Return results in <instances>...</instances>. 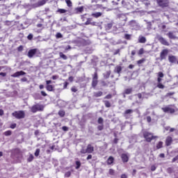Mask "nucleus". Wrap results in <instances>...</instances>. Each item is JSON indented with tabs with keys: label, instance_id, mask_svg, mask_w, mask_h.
I'll return each mask as SVG.
<instances>
[{
	"label": "nucleus",
	"instance_id": "obj_21",
	"mask_svg": "<svg viewBox=\"0 0 178 178\" xmlns=\"http://www.w3.org/2000/svg\"><path fill=\"white\" fill-rule=\"evenodd\" d=\"M138 42L140 44H145L147 42V38L144 36H140L138 38Z\"/></svg>",
	"mask_w": 178,
	"mask_h": 178
},
{
	"label": "nucleus",
	"instance_id": "obj_63",
	"mask_svg": "<svg viewBox=\"0 0 178 178\" xmlns=\"http://www.w3.org/2000/svg\"><path fill=\"white\" fill-rule=\"evenodd\" d=\"M0 76H2V77H6V72H0Z\"/></svg>",
	"mask_w": 178,
	"mask_h": 178
},
{
	"label": "nucleus",
	"instance_id": "obj_11",
	"mask_svg": "<svg viewBox=\"0 0 178 178\" xmlns=\"http://www.w3.org/2000/svg\"><path fill=\"white\" fill-rule=\"evenodd\" d=\"M172 143H173V138L171 136H167L165 139V147H170V145H172Z\"/></svg>",
	"mask_w": 178,
	"mask_h": 178
},
{
	"label": "nucleus",
	"instance_id": "obj_20",
	"mask_svg": "<svg viewBox=\"0 0 178 178\" xmlns=\"http://www.w3.org/2000/svg\"><path fill=\"white\" fill-rule=\"evenodd\" d=\"M102 95H104V92H102V91L95 92L93 93V97L95 98H99V97H102Z\"/></svg>",
	"mask_w": 178,
	"mask_h": 178
},
{
	"label": "nucleus",
	"instance_id": "obj_41",
	"mask_svg": "<svg viewBox=\"0 0 178 178\" xmlns=\"http://www.w3.org/2000/svg\"><path fill=\"white\" fill-rule=\"evenodd\" d=\"M125 40H131V35L126 33L124 35Z\"/></svg>",
	"mask_w": 178,
	"mask_h": 178
},
{
	"label": "nucleus",
	"instance_id": "obj_61",
	"mask_svg": "<svg viewBox=\"0 0 178 178\" xmlns=\"http://www.w3.org/2000/svg\"><path fill=\"white\" fill-rule=\"evenodd\" d=\"M111 76V72H108L106 75L104 76L105 79H109V76Z\"/></svg>",
	"mask_w": 178,
	"mask_h": 178
},
{
	"label": "nucleus",
	"instance_id": "obj_52",
	"mask_svg": "<svg viewBox=\"0 0 178 178\" xmlns=\"http://www.w3.org/2000/svg\"><path fill=\"white\" fill-rule=\"evenodd\" d=\"M147 123H151L152 119L151 118V116H147L146 118Z\"/></svg>",
	"mask_w": 178,
	"mask_h": 178
},
{
	"label": "nucleus",
	"instance_id": "obj_2",
	"mask_svg": "<svg viewBox=\"0 0 178 178\" xmlns=\"http://www.w3.org/2000/svg\"><path fill=\"white\" fill-rule=\"evenodd\" d=\"M143 135L146 143H151L152 140H156V138H158V136H154V134L147 131H145L143 133Z\"/></svg>",
	"mask_w": 178,
	"mask_h": 178
},
{
	"label": "nucleus",
	"instance_id": "obj_54",
	"mask_svg": "<svg viewBox=\"0 0 178 178\" xmlns=\"http://www.w3.org/2000/svg\"><path fill=\"white\" fill-rule=\"evenodd\" d=\"M62 130H63V131H69V127L64 126L62 127Z\"/></svg>",
	"mask_w": 178,
	"mask_h": 178
},
{
	"label": "nucleus",
	"instance_id": "obj_31",
	"mask_svg": "<svg viewBox=\"0 0 178 178\" xmlns=\"http://www.w3.org/2000/svg\"><path fill=\"white\" fill-rule=\"evenodd\" d=\"M58 115L60 118H65V115H66V113L63 110H60L58 111Z\"/></svg>",
	"mask_w": 178,
	"mask_h": 178
},
{
	"label": "nucleus",
	"instance_id": "obj_64",
	"mask_svg": "<svg viewBox=\"0 0 178 178\" xmlns=\"http://www.w3.org/2000/svg\"><path fill=\"white\" fill-rule=\"evenodd\" d=\"M137 97L139 99H141V98H143V95L141 93H138Z\"/></svg>",
	"mask_w": 178,
	"mask_h": 178
},
{
	"label": "nucleus",
	"instance_id": "obj_45",
	"mask_svg": "<svg viewBox=\"0 0 178 178\" xmlns=\"http://www.w3.org/2000/svg\"><path fill=\"white\" fill-rule=\"evenodd\" d=\"M97 130H99V131H102V130H104V124L99 125L97 127Z\"/></svg>",
	"mask_w": 178,
	"mask_h": 178
},
{
	"label": "nucleus",
	"instance_id": "obj_13",
	"mask_svg": "<svg viewBox=\"0 0 178 178\" xmlns=\"http://www.w3.org/2000/svg\"><path fill=\"white\" fill-rule=\"evenodd\" d=\"M168 61L170 63H176V62H177V57H176V56L170 55L168 56Z\"/></svg>",
	"mask_w": 178,
	"mask_h": 178
},
{
	"label": "nucleus",
	"instance_id": "obj_46",
	"mask_svg": "<svg viewBox=\"0 0 178 178\" xmlns=\"http://www.w3.org/2000/svg\"><path fill=\"white\" fill-rule=\"evenodd\" d=\"M40 149H36L35 154H34L35 156H38L40 155Z\"/></svg>",
	"mask_w": 178,
	"mask_h": 178
},
{
	"label": "nucleus",
	"instance_id": "obj_6",
	"mask_svg": "<svg viewBox=\"0 0 178 178\" xmlns=\"http://www.w3.org/2000/svg\"><path fill=\"white\" fill-rule=\"evenodd\" d=\"M31 111L32 113H37L38 111L42 112L44 111V106L38 104H35L31 107Z\"/></svg>",
	"mask_w": 178,
	"mask_h": 178
},
{
	"label": "nucleus",
	"instance_id": "obj_57",
	"mask_svg": "<svg viewBox=\"0 0 178 178\" xmlns=\"http://www.w3.org/2000/svg\"><path fill=\"white\" fill-rule=\"evenodd\" d=\"M176 161H178V156H176L175 157H174L172 160V163H175L176 162Z\"/></svg>",
	"mask_w": 178,
	"mask_h": 178
},
{
	"label": "nucleus",
	"instance_id": "obj_24",
	"mask_svg": "<svg viewBox=\"0 0 178 178\" xmlns=\"http://www.w3.org/2000/svg\"><path fill=\"white\" fill-rule=\"evenodd\" d=\"M156 149H161V148H163V142L159 141L156 145Z\"/></svg>",
	"mask_w": 178,
	"mask_h": 178
},
{
	"label": "nucleus",
	"instance_id": "obj_37",
	"mask_svg": "<svg viewBox=\"0 0 178 178\" xmlns=\"http://www.w3.org/2000/svg\"><path fill=\"white\" fill-rule=\"evenodd\" d=\"M57 12H58V13H66L67 12V10H66L65 9L63 8H59L58 9Z\"/></svg>",
	"mask_w": 178,
	"mask_h": 178
},
{
	"label": "nucleus",
	"instance_id": "obj_47",
	"mask_svg": "<svg viewBox=\"0 0 178 178\" xmlns=\"http://www.w3.org/2000/svg\"><path fill=\"white\" fill-rule=\"evenodd\" d=\"M70 176H72V172L70 171L65 172V177H70Z\"/></svg>",
	"mask_w": 178,
	"mask_h": 178
},
{
	"label": "nucleus",
	"instance_id": "obj_59",
	"mask_svg": "<svg viewBox=\"0 0 178 178\" xmlns=\"http://www.w3.org/2000/svg\"><path fill=\"white\" fill-rule=\"evenodd\" d=\"M101 83L103 87H106V86H108V83H106L105 81H102Z\"/></svg>",
	"mask_w": 178,
	"mask_h": 178
},
{
	"label": "nucleus",
	"instance_id": "obj_44",
	"mask_svg": "<svg viewBox=\"0 0 178 178\" xmlns=\"http://www.w3.org/2000/svg\"><path fill=\"white\" fill-rule=\"evenodd\" d=\"M14 154H15L16 155H20V149H14Z\"/></svg>",
	"mask_w": 178,
	"mask_h": 178
},
{
	"label": "nucleus",
	"instance_id": "obj_23",
	"mask_svg": "<svg viewBox=\"0 0 178 178\" xmlns=\"http://www.w3.org/2000/svg\"><path fill=\"white\" fill-rule=\"evenodd\" d=\"M122 72V66L117 65L114 70L115 73H118V74H120V72Z\"/></svg>",
	"mask_w": 178,
	"mask_h": 178
},
{
	"label": "nucleus",
	"instance_id": "obj_29",
	"mask_svg": "<svg viewBox=\"0 0 178 178\" xmlns=\"http://www.w3.org/2000/svg\"><path fill=\"white\" fill-rule=\"evenodd\" d=\"M104 103L106 108H111V106H112V104H111V102L108 100L104 101Z\"/></svg>",
	"mask_w": 178,
	"mask_h": 178
},
{
	"label": "nucleus",
	"instance_id": "obj_1",
	"mask_svg": "<svg viewBox=\"0 0 178 178\" xmlns=\"http://www.w3.org/2000/svg\"><path fill=\"white\" fill-rule=\"evenodd\" d=\"M165 74H163V72H159L157 74V84L156 88H159V90H165V86L163 83H162V79H163Z\"/></svg>",
	"mask_w": 178,
	"mask_h": 178
},
{
	"label": "nucleus",
	"instance_id": "obj_60",
	"mask_svg": "<svg viewBox=\"0 0 178 178\" xmlns=\"http://www.w3.org/2000/svg\"><path fill=\"white\" fill-rule=\"evenodd\" d=\"M151 170L152 172H155V170H156V167H155V165H152Z\"/></svg>",
	"mask_w": 178,
	"mask_h": 178
},
{
	"label": "nucleus",
	"instance_id": "obj_33",
	"mask_svg": "<svg viewBox=\"0 0 178 178\" xmlns=\"http://www.w3.org/2000/svg\"><path fill=\"white\" fill-rule=\"evenodd\" d=\"M34 160V156L33 154H30L29 158L27 159V162H33Z\"/></svg>",
	"mask_w": 178,
	"mask_h": 178
},
{
	"label": "nucleus",
	"instance_id": "obj_40",
	"mask_svg": "<svg viewBox=\"0 0 178 178\" xmlns=\"http://www.w3.org/2000/svg\"><path fill=\"white\" fill-rule=\"evenodd\" d=\"M56 38H63V35L58 32L56 34Z\"/></svg>",
	"mask_w": 178,
	"mask_h": 178
},
{
	"label": "nucleus",
	"instance_id": "obj_5",
	"mask_svg": "<svg viewBox=\"0 0 178 178\" xmlns=\"http://www.w3.org/2000/svg\"><path fill=\"white\" fill-rule=\"evenodd\" d=\"M92 152H94V146L91 144H88L86 149H81L80 151L81 154H92Z\"/></svg>",
	"mask_w": 178,
	"mask_h": 178
},
{
	"label": "nucleus",
	"instance_id": "obj_17",
	"mask_svg": "<svg viewBox=\"0 0 178 178\" xmlns=\"http://www.w3.org/2000/svg\"><path fill=\"white\" fill-rule=\"evenodd\" d=\"M166 35H168V38H170V40H176V35H175V33H173V32L170 31L168 32Z\"/></svg>",
	"mask_w": 178,
	"mask_h": 178
},
{
	"label": "nucleus",
	"instance_id": "obj_18",
	"mask_svg": "<svg viewBox=\"0 0 178 178\" xmlns=\"http://www.w3.org/2000/svg\"><path fill=\"white\" fill-rule=\"evenodd\" d=\"M112 27H113V22L108 23L104 26V28L106 30V31L111 30Z\"/></svg>",
	"mask_w": 178,
	"mask_h": 178
},
{
	"label": "nucleus",
	"instance_id": "obj_32",
	"mask_svg": "<svg viewBox=\"0 0 178 178\" xmlns=\"http://www.w3.org/2000/svg\"><path fill=\"white\" fill-rule=\"evenodd\" d=\"M66 3H67V6H68V8H72L73 6V3H72V1L70 0H65Z\"/></svg>",
	"mask_w": 178,
	"mask_h": 178
},
{
	"label": "nucleus",
	"instance_id": "obj_27",
	"mask_svg": "<svg viewBox=\"0 0 178 178\" xmlns=\"http://www.w3.org/2000/svg\"><path fill=\"white\" fill-rule=\"evenodd\" d=\"M46 90L47 91H50V92L54 91V86H52V85H47L46 86Z\"/></svg>",
	"mask_w": 178,
	"mask_h": 178
},
{
	"label": "nucleus",
	"instance_id": "obj_39",
	"mask_svg": "<svg viewBox=\"0 0 178 178\" xmlns=\"http://www.w3.org/2000/svg\"><path fill=\"white\" fill-rule=\"evenodd\" d=\"M144 54V48H140L138 52V55L141 56Z\"/></svg>",
	"mask_w": 178,
	"mask_h": 178
},
{
	"label": "nucleus",
	"instance_id": "obj_62",
	"mask_svg": "<svg viewBox=\"0 0 178 178\" xmlns=\"http://www.w3.org/2000/svg\"><path fill=\"white\" fill-rule=\"evenodd\" d=\"M28 40H33V34L30 33L28 36H27Z\"/></svg>",
	"mask_w": 178,
	"mask_h": 178
},
{
	"label": "nucleus",
	"instance_id": "obj_34",
	"mask_svg": "<svg viewBox=\"0 0 178 178\" xmlns=\"http://www.w3.org/2000/svg\"><path fill=\"white\" fill-rule=\"evenodd\" d=\"M75 163H76L75 169H80V167L81 166V162L76 161Z\"/></svg>",
	"mask_w": 178,
	"mask_h": 178
},
{
	"label": "nucleus",
	"instance_id": "obj_51",
	"mask_svg": "<svg viewBox=\"0 0 178 178\" xmlns=\"http://www.w3.org/2000/svg\"><path fill=\"white\" fill-rule=\"evenodd\" d=\"M24 47L22 45H20L19 47H17V51L18 52H22V51H23Z\"/></svg>",
	"mask_w": 178,
	"mask_h": 178
},
{
	"label": "nucleus",
	"instance_id": "obj_55",
	"mask_svg": "<svg viewBox=\"0 0 178 178\" xmlns=\"http://www.w3.org/2000/svg\"><path fill=\"white\" fill-rule=\"evenodd\" d=\"M16 126H17L16 123H13L10 124V129H16Z\"/></svg>",
	"mask_w": 178,
	"mask_h": 178
},
{
	"label": "nucleus",
	"instance_id": "obj_48",
	"mask_svg": "<svg viewBox=\"0 0 178 178\" xmlns=\"http://www.w3.org/2000/svg\"><path fill=\"white\" fill-rule=\"evenodd\" d=\"M111 98H112L111 94H108L104 97V99H111Z\"/></svg>",
	"mask_w": 178,
	"mask_h": 178
},
{
	"label": "nucleus",
	"instance_id": "obj_43",
	"mask_svg": "<svg viewBox=\"0 0 178 178\" xmlns=\"http://www.w3.org/2000/svg\"><path fill=\"white\" fill-rule=\"evenodd\" d=\"M109 175H111V176H114L115 175V170L111 168L108 171Z\"/></svg>",
	"mask_w": 178,
	"mask_h": 178
},
{
	"label": "nucleus",
	"instance_id": "obj_15",
	"mask_svg": "<svg viewBox=\"0 0 178 178\" xmlns=\"http://www.w3.org/2000/svg\"><path fill=\"white\" fill-rule=\"evenodd\" d=\"M37 54V49H30L28 52V56L29 58H33Z\"/></svg>",
	"mask_w": 178,
	"mask_h": 178
},
{
	"label": "nucleus",
	"instance_id": "obj_4",
	"mask_svg": "<svg viewBox=\"0 0 178 178\" xmlns=\"http://www.w3.org/2000/svg\"><path fill=\"white\" fill-rule=\"evenodd\" d=\"M12 116L15 119H24L26 118V113L24 111H17L12 113Z\"/></svg>",
	"mask_w": 178,
	"mask_h": 178
},
{
	"label": "nucleus",
	"instance_id": "obj_25",
	"mask_svg": "<svg viewBox=\"0 0 178 178\" xmlns=\"http://www.w3.org/2000/svg\"><path fill=\"white\" fill-rule=\"evenodd\" d=\"M133 92V88H127L124 91V94H126L127 95H129V94H131Z\"/></svg>",
	"mask_w": 178,
	"mask_h": 178
},
{
	"label": "nucleus",
	"instance_id": "obj_9",
	"mask_svg": "<svg viewBox=\"0 0 178 178\" xmlns=\"http://www.w3.org/2000/svg\"><path fill=\"white\" fill-rule=\"evenodd\" d=\"M156 39L161 45H165V47H169V45H170V43H169L166 39L159 35H157Z\"/></svg>",
	"mask_w": 178,
	"mask_h": 178
},
{
	"label": "nucleus",
	"instance_id": "obj_38",
	"mask_svg": "<svg viewBox=\"0 0 178 178\" xmlns=\"http://www.w3.org/2000/svg\"><path fill=\"white\" fill-rule=\"evenodd\" d=\"M99 124H104V118L99 117L97 120Z\"/></svg>",
	"mask_w": 178,
	"mask_h": 178
},
{
	"label": "nucleus",
	"instance_id": "obj_3",
	"mask_svg": "<svg viewBox=\"0 0 178 178\" xmlns=\"http://www.w3.org/2000/svg\"><path fill=\"white\" fill-rule=\"evenodd\" d=\"M161 110L164 113H170V115H173V113H175L176 108H175V104H170L168 106H166L165 107L161 108Z\"/></svg>",
	"mask_w": 178,
	"mask_h": 178
},
{
	"label": "nucleus",
	"instance_id": "obj_58",
	"mask_svg": "<svg viewBox=\"0 0 178 178\" xmlns=\"http://www.w3.org/2000/svg\"><path fill=\"white\" fill-rule=\"evenodd\" d=\"M5 24H6V26H10V24H12V22H10V21H6L5 22Z\"/></svg>",
	"mask_w": 178,
	"mask_h": 178
},
{
	"label": "nucleus",
	"instance_id": "obj_49",
	"mask_svg": "<svg viewBox=\"0 0 178 178\" xmlns=\"http://www.w3.org/2000/svg\"><path fill=\"white\" fill-rule=\"evenodd\" d=\"M71 91H72V92H77V88H76V86H72V87L71 88Z\"/></svg>",
	"mask_w": 178,
	"mask_h": 178
},
{
	"label": "nucleus",
	"instance_id": "obj_56",
	"mask_svg": "<svg viewBox=\"0 0 178 178\" xmlns=\"http://www.w3.org/2000/svg\"><path fill=\"white\" fill-rule=\"evenodd\" d=\"M67 86H69V83H68V82H65L64 83V86H63V89L64 90H66V88H67Z\"/></svg>",
	"mask_w": 178,
	"mask_h": 178
},
{
	"label": "nucleus",
	"instance_id": "obj_30",
	"mask_svg": "<svg viewBox=\"0 0 178 178\" xmlns=\"http://www.w3.org/2000/svg\"><path fill=\"white\" fill-rule=\"evenodd\" d=\"M59 56L64 60H66L67 59V56L66 55H65L63 52L59 53Z\"/></svg>",
	"mask_w": 178,
	"mask_h": 178
},
{
	"label": "nucleus",
	"instance_id": "obj_12",
	"mask_svg": "<svg viewBox=\"0 0 178 178\" xmlns=\"http://www.w3.org/2000/svg\"><path fill=\"white\" fill-rule=\"evenodd\" d=\"M121 159L123 163H127L129 162V155L127 154H121Z\"/></svg>",
	"mask_w": 178,
	"mask_h": 178
},
{
	"label": "nucleus",
	"instance_id": "obj_42",
	"mask_svg": "<svg viewBox=\"0 0 178 178\" xmlns=\"http://www.w3.org/2000/svg\"><path fill=\"white\" fill-rule=\"evenodd\" d=\"M4 135L5 136H12V131H10V130H8V131H5L4 132Z\"/></svg>",
	"mask_w": 178,
	"mask_h": 178
},
{
	"label": "nucleus",
	"instance_id": "obj_7",
	"mask_svg": "<svg viewBox=\"0 0 178 178\" xmlns=\"http://www.w3.org/2000/svg\"><path fill=\"white\" fill-rule=\"evenodd\" d=\"M156 2L160 8H169V0H156Z\"/></svg>",
	"mask_w": 178,
	"mask_h": 178
},
{
	"label": "nucleus",
	"instance_id": "obj_26",
	"mask_svg": "<svg viewBox=\"0 0 178 178\" xmlns=\"http://www.w3.org/2000/svg\"><path fill=\"white\" fill-rule=\"evenodd\" d=\"M131 113H133V110L131 109H127L124 112V116H127V115H131Z\"/></svg>",
	"mask_w": 178,
	"mask_h": 178
},
{
	"label": "nucleus",
	"instance_id": "obj_8",
	"mask_svg": "<svg viewBox=\"0 0 178 178\" xmlns=\"http://www.w3.org/2000/svg\"><path fill=\"white\" fill-rule=\"evenodd\" d=\"M92 88H95L97 86H98V72H95L92 75Z\"/></svg>",
	"mask_w": 178,
	"mask_h": 178
},
{
	"label": "nucleus",
	"instance_id": "obj_14",
	"mask_svg": "<svg viewBox=\"0 0 178 178\" xmlns=\"http://www.w3.org/2000/svg\"><path fill=\"white\" fill-rule=\"evenodd\" d=\"M26 75V72L24 71H18L11 75V77H19L20 76Z\"/></svg>",
	"mask_w": 178,
	"mask_h": 178
},
{
	"label": "nucleus",
	"instance_id": "obj_36",
	"mask_svg": "<svg viewBox=\"0 0 178 178\" xmlns=\"http://www.w3.org/2000/svg\"><path fill=\"white\" fill-rule=\"evenodd\" d=\"M145 60H146L145 58H142L140 60H138L137 61V65H142V63H144V62H145Z\"/></svg>",
	"mask_w": 178,
	"mask_h": 178
},
{
	"label": "nucleus",
	"instance_id": "obj_16",
	"mask_svg": "<svg viewBox=\"0 0 178 178\" xmlns=\"http://www.w3.org/2000/svg\"><path fill=\"white\" fill-rule=\"evenodd\" d=\"M49 0H40L38 2L36 3V6L38 8H40V6H44L45 3H47Z\"/></svg>",
	"mask_w": 178,
	"mask_h": 178
},
{
	"label": "nucleus",
	"instance_id": "obj_35",
	"mask_svg": "<svg viewBox=\"0 0 178 178\" xmlns=\"http://www.w3.org/2000/svg\"><path fill=\"white\" fill-rule=\"evenodd\" d=\"M91 22H92V18H88L86 22H85L86 26L91 24Z\"/></svg>",
	"mask_w": 178,
	"mask_h": 178
},
{
	"label": "nucleus",
	"instance_id": "obj_28",
	"mask_svg": "<svg viewBox=\"0 0 178 178\" xmlns=\"http://www.w3.org/2000/svg\"><path fill=\"white\" fill-rule=\"evenodd\" d=\"M76 10L77 13H83V12L84 11V7L83 6L78 7L76 8Z\"/></svg>",
	"mask_w": 178,
	"mask_h": 178
},
{
	"label": "nucleus",
	"instance_id": "obj_22",
	"mask_svg": "<svg viewBox=\"0 0 178 178\" xmlns=\"http://www.w3.org/2000/svg\"><path fill=\"white\" fill-rule=\"evenodd\" d=\"M91 16H92V17H95L96 19H98V17H101V16H102V13L101 12L93 13H92Z\"/></svg>",
	"mask_w": 178,
	"mask_h": 178
},
{
	"label": "nucleus",
	"instance_id": "obj_10",
	"mask_svg": "<svg viewBox=\"0 0 178 178\" xmlns=\"http://www.w3.org/2000/svg\"><path fill=\"white\" fill-rule=\"evenodd\" d=\"M168 54L169 50H168V49H163L160 53V60H164V59H166V56H168Z\"/></svg>",
	"mask_w": 178,
	"mask_h": 178
},
{
	"label": "nucleus",
	"instance_id": "obj_19",
	"mask_svg": "<svg viewBox=\"0 0 178 178\" xmlns=\"http://www.w3.org/2000/svg\"><path fill=\"white\" fill-rule=\"evenodd\" d=\"M113 162H115V158H113V156H110L106 161L107 165H112V163H113Z\"/></svg>",
	"mask_w": 178,
	"mask_h": 178
},
{
	"label": "nucleus",
	"instance_id": "obj_50",
	"mask_svg": "<svg viewBox=\"0 0 178 178\" xmlns=\"http://www.w3.org/2000/svg\"><path fill=\"white\" fill-rule=\"evenodd\" d=\"M159 27H161V30L166 29V25H165L164 24H161V25L159 26Z\"/></svg>",
	"mask_w": 178,
	"mask_h": 178
},
{
	"label": "nucleus",
	"instance_id": "obj_53",
	"mask_svg": "<svg viewBox=\"0 0 178 178\" xmlns=\"http://www.w3.org/2000/svg\"><path fill=\"white\" fill-rule=\"evenodd\" d=\"M40 94H41V95H42V97H47V95H48L47 94V92H45V91H44V90H42V91L40 92Z\"/></svg>",
	"mask_w": 178,
	"mask_h": 178
}]
</instances>
